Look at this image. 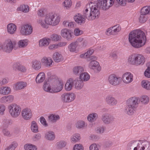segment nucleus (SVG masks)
<instances>
[{
    "instance_id": "f257e3e1",
    "label": "nucleus",
    "mask_w": 150,
    "mask_h": 150,
    "mask_svg": "<svg viewBox=\"0 0 150 150\" xmlns=\"http://www.w3.org/2000/svg\"><path fill=\"white\" fill-rule=\"evenodd\" d=\"M146 38L144 32L140 30L131 32L129 35V41L132 47L138 48L144 46L146 42Z\"/></svg>"
},
{
    "instance_id": "f03ea898",
    "label": "nucleus",
    "mask_w": 150,
    "mask_h": 150,
    "mask_svg": "<svg viewBox=\"0 0 150 150\" xmlns=\"http://www.w3.org/2000/svg\"><path fill=\"white\" fill-rule=\"evenodd\" d=\"M99 7L96 4L90 2L86 5L83 11V16L89 21L98 18L100 14Z\"/></svg>"
},
{
    "instance_id": "7ed1b4c3",
    "label": "nucleus",
    "mask_w": 150,
    "mask_h": 150,
    "mask_svg": "<svg viewBox=\"0 0 150 150\" xmlns=\"http://www.w3.org/2000/svg\"><path fill=\"white\" fill-rule=\"evenodd\" d=\"M139 103V98L133 97L128 99L126 102V106L124 110V112L129 115H132Z\"/></svg>"
},
{
    "instance_id": "20e7f679",
    "label": "nucleus",
    "mask_w": 150,
    "mask_h": 150,
    "mask_svg": "<svg viewBox=\"0 0 150 150\" xmlns=\"http://www.w3.org/2000/svg\"><path fill=\"white\" fill-rule=\"evenodd\" d=\"M114 0H97L93 3L99 7L104 10L108 9L114 3Z\"/></svg>"
},
{
    "instance_id": "39448f33",
    "label": "nucleus",
    "mask_w": 150,
    "mask_h": 150,
    "mask_svg": "<svg viewBox=\"0 0 150 150\" xmlns=\"http://www.w3.org/2000/svg\"><path fill=\"white\" fill-rule=\"evenodd\" d=\"M16 45V42L10 39H7L3 44V51L7 53L11 52Z\"/></svg>"
},
{
    "instance_id": "423d86ee",
    "label": "nucleus",
    "mask_w": 150,
    "mask_h": 150,
    "mask_svg": "<svg viewBox=\"0 0 150 150\" xmlns=\"http://www.w3.org/2000/svg\"><path fill=\"white\" fill-rule=\"evenodd\" d=\"M9 111L11 116L14 118L17 117L21 111V107L15 104H12L8 106Z\"/></svg>"
},
{
    "instance_id": "0eeeda50",
    "label": "nucleus",
    "mask_w": 150,
    "mask_h": 150,
    "mask_svg": "<svg viewBox=\"0 0 150 150\" xmlns=\"http://www.w3.org/2000/svg\"><path fill=\"white\" fill-rule=\"evenodd\" d=\"M53 13H50L47 14L45 16L44 23L41 19L38 20L37 22L38 23L40 24L42 27L47 28V25H51L52 24V19L54 18L53 16Z\"/></svg>"
},
{
    "instance_id": "6e6552de",
    "label": "nucleus",
    "mask_w": 150,
    "mask_h": 150,
    "mask_svg": "<svg viewBox=\"0 0 150 150\" xmlns=\"http://www.w3.org/2000/svg\"><path fill=\"white\" fill-rule=\"evenodd\" d=\"M141 140H133L129 142L127 145V150H139Z\"/></svg>"
},
{
    "instance_id": "1a4fd4ad",
    "label": "nucleus",
    "mask_w": 150,
    "mask_h": 150,
    "mask_svg": "<svg viewBox=\"0 0 150 150\" xmlns=\"http://www.w3.org/2000/svg\"><path fill=\"white\" fill-rule=\"evenodd\" d=\"M108 81L110 84L115 86L120 84L121 80L120 77H118L115 74H111L108 77Z\"/></svg>"
},
{
    "instance_id": "9d476101",
    "label": "nucleus",
    "mask_w": 150,
    "mask_h": 150,
    "mask_svg": "<svg viewBox=\"0 0 150 150\" xmlns=\"http://www.w3.org/2000/svg\"><path fill=\"white\" fill-rule=\"evenodd\" d=\"M115 119L113 115L108 113L103 114L101 118L103 123L106 125L111 124L114 121Z\"/></svg>"
},
{
    "instance_id": "9b49d317",
    "label": "nucleus",
    "mask_w": 150,
    "mask_h": 150,
    "mask_svg": "<svg viewBox=\"0 0 150 150\" xmlns=\"http://www.w3.org/2000/svg\"><path fill=\"white\" fill-rule=\"evenodd\" d=\"M63 84L58 81H54L52 83V90L51 93L58 92L61 91L63 88Z\"/></svg>"
},
{
    "instance_id": "f8f14e48",
    "label": "nucleus",
    "mask_w": 150,
    "mask_h": 150,
    "mask_svg": "<svg viewBox=\"0 0 150 150\" xmlns=\"http://www.w3.org/2000/svg\"><path fill=\"white\" fill-rule=\"evenodd\" d=\"M32 31L33 28L31 26L27 24L22 26L20 33L23 35H30Z\"/></svg>"
},
{
    "instance_id": "ddd939ff",
    "label": "nucleus",
    "mask_w": 150,
    "mask_h": 150,
    "mask_svg": "<svg viewBox=\"0 0 150 150\" xmlns=\"http://www.w3.org/2000/svg\"><path fill=\"white\" fill-rule=\"evenodd\" d=\"M21 115L23 119L28 120L30 119L32 117V113L30 109L26 108L22 110Z\"/></svg>"
},
{
    "instance_id": "4468645a",
    "label": "nucleus",
    "mask_w": 150,
    "mask_h": 150,
    "mask_svg": "<svg viewBox=\"0 0 150 150\" xmlns=\"http://www.w3.org/2000/svg\"><path fill=\"white\" fill-rule=\"evenodd\" d=\"M83 15L80 13H77L74 16V19L75 22L81 25L85 23L86 17L83 16Z\"/></svg>"
},
{
    "instance_id": "2eb2a0df",
    "label": "nucleus",
    "mask_w": 150,
    "mask_h": 150,
    "mask_svg": "<svg viewBox=\"0 0 150 150\" xmlns=\"http://www.w3.org/2000/svg\"><path fill=\"white\" fill-rule=\"evenodd\" d=\"M123 82L126 83H131L133 80V76L130 72H126L124 73L122 76Z\"/></svg>"
},
{
    "instance_id": "dca6fc26",
    "label": "nucleus",
    "mask_w": 150,
    "mask_h": 150,
    "mask_svg": "<svg viewBox=\"0 0 150 150\" xmlns=\"http://www.w3.org/2000/svg\"><path fill=\"white\" fill-rule=\"evenodd\" d=\"M61 35L64 38L67 40H70L72 38L71 31L67 29H63L61 31Z\"/></svg>"
},
{
    "instance_id": "f3484780",
    "label": "nucleus",
    "mask_w": 150,
    "mask_h": 150,
    "mask_svg": "<svg viewBox=\"0 0 150 150\" xmlns=\"http://www.w3.org/2000/svg\"><path fill=\"white\" fill-rule=\"evenodd\" d=\"M88 66L90 68L94 70L96 72H99L101 69L99 63L96 61H91Z\"/></svg>"
},
{
    "instance_id": "a211bd4d",
    "label": "nucleus",
    "mask_w": 150,
    "mask_h": 150,
    "mask_svg": "<svg viewBox=\"0 0 150 150\" xmlns=\"http://www.w3.org/2000/svg\"><path fill=\"white\" fill-rule=\"evenodd\" d=\"M76 81V80H74L72 78H69L67 80L65 85V89L67 91H69L71 90L74 86V82Z\"/></svg>"
},
{
    "instance_id": "6ab92c4d",
    "label": "nucleus",
    "mask_w": 150,
    "mask_h": 150,
    "mask_svg": "<svg viewBox=\"0 0 150 150\" xmlns=\"http://www.w3.org/2000/svg\"><path fill=\"white\" fill-rule=\"evenodd\" d=\"M41 62L43 65L46 67H49L52 66L53 61L50 57L47 58L44 57L41 59Z\"/></svg>"
},
{
    "instance_id": "aec40b11",
    "label": "nucleus",
    "mask_w": 150,
    "mask_h": 150,
    "mask_svg": "<svg viewBox=\"0 0 150 150\" xmlns=\"http://www.w3.org/2000/svg\"><path fill=\"white\" fill-rule=\"evenodd\" d=\"M105 101L108 105L110 106L115 105L117 103L115 99L111 95L106 96L105 98Z\"/></svg>"
},
{
    "instance_id": "412c9836",
    "label": "nucleus",
    "mask_w": 150,
    "mask_h": 150,
    "mask_svg": "<svg viewBox=\"0 0 150 150\" xmlns=\"http://www.w3.org/2000/svg\"><path fill=\"white\" fill-rule=\"evenodd\" d=\"M137 54L136 65L138 66L144 64L145 61L144 57L141 54Z\"/></svg>"
},
{
    "instance_id": "4be33fe9",
    "label": "nucleus",
    "mask_w": 150,
    "mask_h": 150,
    "mask_svg": "<svg viewBox=\"0 0 150 150\" xmlns=\"http://www.w3.org/2000/svg\"><path fill=\"white\" fill-rule=\"evenodd\" d=\"M7 31L10 34H13L16 31L17 29L16 26L13 23L8 24L7 26Z\"/></svg>"
},
{
    "instance_id": "5701e85b",
    "label": "nucleus",
    "mask_w": 150,
    "mask_h": 150,
    "mask_svg": "<svg viewBox=\"0 0 150 150\" xmlns=\"http://www.w3.org/2000/svg\"><path fill=\"white\" fill-rule=\"evenodd\" d=\"M137 53H133L129 55L127 59V62L130 64L136 65Z\"/></svg>"
},
{
    "instance_id": "b1692460",
    "label": "nucleus",
    "mask_w": 150,
    "mask_h": 150,
    "mask_svg": "<svg viewBox=\"0 0 150 150\" xmlns=\"http://www.w3.org/2000/svg\"><path fill=\"white\" fill-rule=\"evenodd\" d=\"M11 91V88L8 86L0 87V94L4 95H8Z\"/></svg>"
},
{
    "instance_id": "393cba45",
    "label": "nucleus",
    "mask_w": 150,
    "mask_h": 150,
    "mask_svg": "<svg viewBox=\"0 0 150 150\" xmlns=\"http://www.w3.org/2000/svg\"><path fill=\"white\" fill-rule=\"evenodd\" d=\"M53 59L54 61L56 62L62 61L63 58L62 55L58 52H56L54 53L53 55Z\"/></svg>"
},
{
    "instance_id": "a878e982",
    "label": "nucleus",
    "mask_w": 150,
    "mask_h": 150,
    "mask_svg": "<svg viewBox=\"0 0 150 150\" xmlns=\"http://www.w3.org/2000/svg\"><path fill=\"white\" fill-rule=\"evenodd\" d=\"M139 150H150V144L147 141H141Z\"/></svg>"
},
{
    "instance_id": "bb28decb",
    "label": "nucleus",
    "mask_w": 150,
    "mask_h": 150,
    "mask_svg": "<svg viewBox=\"0 0 150 150\" xmlns=\"http://www.w3.org/2000/svg\"><path fill=\"white\" fill-rule=\"evenodd\" d=\"M45 137L48 140H53L55 137V135L54 132L49 131L46 132L45 134Z\"/></svg>"
},
{
    "instance_id": "cd10ccee",
    "label": "nucleus",
    "mask_w": 150,
    "mask_h": 150,
    "mask_svg": "<svg viewBox=\"0 0 150 150\" xmlns=\"http://www.w3.org/2000/svg\"><path fill=\"white\" fill-rule=\"evenodd\" d=\"M45 78V75L44 72L39 73L37 76L36 78V81L37 83L42 82Z\"/></svg>"
},
{
    "instance_id": "c85d7f7f",
    "label": "nucleus",
    "mask_w": 150,
    "mask_h": 150,
    "mask_svg": "<svg viewBox=\"0 0 150 150\" xmlns=\"http://www.w3.org/2000/svg\"><path fill=\"white\" fill-rule=\"evenodd\" d=\"M53 16L54 18L52 19V24L51 25L55 26L57 25L60 21V17L58 14L53 13Z\"/></svg>"
},
{
    "instance_id": "c756f323",
    "label": "nucleus",
    "mask_w": 150,
    "mask_h": 150,
    "mask_svg": "<svg viewBox=\"0 0 150 150\" xmlns=\"http://www.w3.org/2000/svg\"><path fill=\"white\" fill-rule=\"evenodd\" d=\"M83 71V68L80 66L75 67L73 69V73L75 75L80 74Z\"/></svg>"
},
{
    "instance_id": "7c9ffc66",
    "label": "nucleus",
    "mask_w": 150,
    "mask_h": 150,
    "mask_svg": "<svg viewBox=\"0 0 150 150\" xmlns=\"http://www.w3.org/2000/svg\"><path fill=\"white\" fill-rule=\"evenodd\" d=\"M49 121L52 122H55L60 118L59 116L55 114H51L49 116Z\"/></svg>"
},
{
    "instance_id": "2f4dec72",
    "label": "nucleus",
    "mask_w": 150,
    "mask_h": 150,
    "mask_svg": "<svg viewBox=\"0 0 150 150\" xmlns=\"http://www.w3.org/2000/svg\"><path fill=\"white\" fill-rule=\"evenodd\" d=\"M79 78L83 82V81H86L89 79L90 76L87 72H82L80 74Z\"/></svg>"
},
{
    "instance_id": "473e14b6",
    "label": "nucleus",
    "mask_w": 150,
    "mask_h": 150,
    "mask_svg": "<svg viewBox=\"0 0 150 150\" xmlns=\"http://www.w3.org/2000/svg\"><path fill=\"white\" fill-rule=\"evenodd\" d=\"M49 83V81H45L43 86V89L45 91L51 93L52 90V88H51Z\"/></svg>"
},
{
    "instance_id": "72a5a7b5",
    "label": "nucleus",
    "mask_w": 150,
    "mask_h": 150,
    "mask_svg": "<svg viewBox=\"0 0 150 150\" xmlns=\"http://www.w3.org/2000/svg\"><path fill=\"white\" fill-rule=\"evenodd\" d=\"M50 40V39L49 38L47 39L45 38L40 40L39 41V46L40 47L47 46L49 44Z\"/></svg>"
},
{
    "instance_id": "f704fd0d",
    "label": "nucleus",
    "mask_w": 150,
    "mask_h": 150,
    "mask_svg": "<svg viewBox=\"0 0 150 150\" xmlns=\"http://www.w3.org/2000/svg\"><path fill=\"white\" fill-rule=\"evenodd\" d=\"M74 80H76V81L74 82V86L78 90H80L81 89L83 86L84 83L82 81H78L77 79H74Z\"/></svg>"
},
{
    "instance_id": "c9c22d12",
    "label": "nucleus",
    "mask_w": 150,
    "mask_h": 150,
    "mask_svg": "<svg viewBox=\"0 0 150 150\" xmlns=\"http://www.w3.org/2000/svg\"><path fill=\"white\" fill-rule=\"evenodd\" d=\"M32 67L36 70L40 69L41 67V62L38 61L36 60L32 62Z\"/></svg>"
},
{
    "instance_id": "e433bc0d",
    "label": "nucleus",
    "mask_w": 150,
    "mask_h": 150,
    "mask_svg": "<svg viewBox=\"0 0 150 150\" xmlns=\"http://www.w3.org/2000/svg\"><path fill=\"white\" fill-rule=\"evenodd\" d=\"M78 44L77 42H73L69 45L68 46L69 50L71 52H74L76 51Z\"/></svg>"
},
{
    "instance_id": "4c0bfd02",
    "label": "nucleus",
    "mask_w": 150,
    "mask_h": 150,
    "mask_svg": "<svg viewBox=\"0 0 150 150\" xmlns=\"http://www.w3.org/2000/svg\"><path fill=\"white\" fill-rule=\"evenodd\" d=\"M139 102H140L143 104H146L149 101V98L147 96L144 95L141 96L140 98H139Z\"/></svg>"
},
{
    "instance_id": "58836bf2",
    "label": "nucleus",
    "mask_w": 150,
    "mask_h": 150,
    "mask_svg": "<svg viewBox=\"0 0 150 150\" xmlns=\"http://www.w3.org/2000/svg\"><path fill=\"white\" fill-rule=\"evenodd\" d=\"M141 85L143 88L147 90H150V82L147 80L142 81Z\"/></svg>"
},
{
    "instance_id": "ea45409f",
    "label": "nucleus",
    "mask_w": 150,
    "mask_h": 150,
    "mask_svg": "<svg viewBox=\"0 0 150 150\" xmlns=\"http://www.w3.org/2000/svg\"><path fill=\"white\" fill-rule=\"evenodd\" d=\"M140 13L147 15L150 14V6H146L143 7L141 10Z\"/></svg>"
},
{
    "instance_id": "a19ab883",
    "label": "nucleus",
    "mask_w": 150,
    "mask_h": 150,
    "mask_svg": "<svg viewBox=\"0 0 150 150\" xmlns=\"http://www.w3.org/2000/svg\"><path fill=\"white\" fill-rule=\"evenodd\" d=\"M26 86L27 83L24 82H18L16 84V87L17 90L23 89Z\"/></svg>"
},
{
    "instance_id": "79ce46f5",
    "label": "nucleus",
    "mask_w": 150,
    "mask_h": 150,
    "mask_svg": "<svg viewBox=\"0 0 150 150\" xmlns=\"http://www.w3.org/2000/svg\"><path fill=\"white\" fill-rule=\"evenodd\" d=\"M63 6L67 9L70 8L72 5V2L71 0H65L62 4Z\"/></svg>"
},
{
    "instance_id": "37998d69",
    "label": "nucleus",
    "mask_w": 150,
    "mask_h": 150,
    "mask_svg": "<svg viewBox=\"0 0 150 150\" xmlns=\"http://www.w3.org/2000/svg\"><path fill=\"white\" fill-rule=\"evenodd\" d=\"M28 40L27 39L22 40H19L18 45L20 48L25 47L28 44Z\"/></svg>"
},
{
    "instance_id": "c03bdc74",
    "label": "nucleus",
    "mask_w": 150,
    "mask_h": 150,
    "mask_svg": "<svg viewBox=\"0 0 150 150\" xmlns=\"http://www.w3.org/2000/svg\"><path fill=\"white\" fill-rule=\"evenodd\" d=\"M98 115L96 113H92L89 114L88 116V120L91 122L94 121L98 118Z\"/></svg>"
},
{
    "instance_id": "a18cd8bd",
    "label": "nucleus",
    "mask_w": 150,
    "mask_h": 150,
    "mask_svg": "<svg viewBox=\"0 0 150 150\" xmlns=\"http://www.w3.org/2000/svg\"><path fill=\"white\" fill-rule=\"evenodd\" d=\"M80 135L79 134H74L71 138V142L73 143H75L78 142L81 139Z\"/></svg>"
},
{
    "instance_id": "49530a36",
    "label": "nucleus",
    "mask_w": 150,
    "mask_h": 150,
    "mask_svg": "<svg viewBox=\"0 0 150 150\" xmlns=\"http://www.w3.org/2000/svg\"><path fill=\"white\" fill-rule=\"evenodd\" d=\"M31 130L34 132H38V127L35 121H33L31 123Z\"/></svg>"
},
{
    "instance_id": "de8ad7c7",
    "label": "nucleus",
    "mask_w": 150,
    "mask_h": 150,
    "mask_svg": "<svg viewBox=\"0 0 150 150\" xmlns=\"http://www.w3.org/2000/svg\"><path fill=\"white\" fill-rule=\"evenodd\" d=\"M148 18L147 15L141 13L140 16L139 18V20L140 23H144L146 21Z\"/></svg>"
},
{
    "instance_id": "09e8293b",
    "label": "nucleus",
    "mask_w": 150,
    "mask_h": 150,
    "mask_svg": "<svg viewBox=\"0 0 150 150\" xmlns=\"http://www.w3.org/2000/svg\"><path fill=\"white\" fill-rule=\"evenodd\" d=\"M17 146L18 144L16 142H13L7 147L5 150H14Z\"/></svg>"
},
{
    "instance_id": "8fccbe9b",
    "label": "nucleus",
    "mask_w": 150,
    "mask_h": 150,
    "mask_svg": "<svg viewBox=\"0 0 150 150\" xmlns=\"http://www.w3.org/2000/svg\"><path fill=\"white\" fill-rule=\"evenodd\" d=\"M20 10L22 11L27 13L29 11V7L27 5H23L20 7Z\"/></svg>"
},
{
    "instance_id": "3c124183",
    "label": "nucleus",
    "mask_w": 150,
    "mask_h": 150,
    "mask_svg": "<svg viewBox=\"0 0 150 150\" xmlns=\"http://www.w3.org/2000/svg\"><path fill=\"white\" fill-rule=\"evenodd\" d=\"M66 145V143L63 141H60L56 143V147L58 149H61L64 147Z\"/></svg>"
},
{
    "instance_id": "603ef678",
    "label": "nucleus",
    "mask_w": 150,
    "mask_h": 150,
    "mask_svg": "<svg viewBox=\"0 0 150 150\" xmlns=\"http://www.w3.org/2000/svg\"><path fill=\"white\" fill-rule=\"evenodd\" d=\"M76 127L78 129L83 128L85 126V122L83 121H79L76 124Z\"/></svg>"
},
{
    "instance_id": "864d4df0",
    "label": "nucleus",
    "mask_w": 150,
    "mask_h": 150,
    "mask_svg": "<svg viewBox=\"0 0 150 150\" xmlns=\"http://www.w3.org/2000/svg\"><path fill=\"white\" fill-rule=\"evenodd\" d=\"M68 95V93H64L62 95L61 99L63 103H69Z\"/></svg>"
},
{
    "instance_id": "5fc2aeb1",
    "label": "nucleus",
    "mask_w": 150,
    "mask_h": 150,
    "mask_svg": "<svg viewBox=\"0 0 150 150\" xmlns=\"http://www.w3.org/2000/svg\"><path fill=\"white\" fill-rule=\"evenodd\" d=\"M69 103L73 101L75 98V94L72 93H67Z\"/></svg>"
},
{
    "instance_id": "6e6d98bb",
    "label": "nucleus",
    "mask_w": 150,
    "mask_h": 150,
    "mask_svg": "<svg viewBox=\"0 0 150 150\" xmlns=\"http://www.w3.org/2000/svg\"><path fill=\"white\" fill-rule=\"evenodd\" d=\"M51 39L54 41H57L60 40L61 38V36L57 34H54L51 35Z\"/></svg>"
},
{
    "instance_id": "4d7b16f0",
    "label": "nucleus",
    "mask_w": 150,
    "mask_h": 150,
    "mask_svg": "<svg viewBox=\"0 0 150 150\" xmlns=\"http://www.w3.org/2000/svg\"><path fill=\"white\" fill-rule=\"evenodd\" d=\"M75 23L74 22H69L68 21H64L63 22L64 25L67 27L72 28L74 27Z\"/></svg>"
},
{
    "instance_id": "13d9d810",
    "label": "nucleus",
    "mask_w": 150,
    "mask_h": 150,
    "mask_svg": "<svg viewBox=\"0 0 150 150\" xmlns=\"http://www.w3.org/2000/svg\"><path fill=\"white\" fill-rule=\"evenodd\" d=\"M25 150H36L37 148L35 146L32 144L25 145L24 146Z\"/></svg>"
},
{
    "instance_id": "bf43d9fd",
    "label": "nucleus",
    "mask_w": 150,
    "mask_h": 150,
    "mask_svg": "<svg viewBox=\"0 0 150 150\" xmlns=\"http://www.w3.org/2000/svg\"><path fill=\"white\" fill-rule=\"evenodd\" d=\"M105 127L103 126H100L97 127L96 129V132L99 134H102L104 131Z\"/></svg>"
},
{
    "instance_id": "052dcab7",
    "label": "nucleus",
    "mask_w": 150,
    "mask_h": 150,
    "mask_svg": "<svg viewBox=\"0 0 150 150\" xmlns=\"http://www.w3.org/2000/svg\"><path fill=\"white\" fill-rule=\"evenodd\" d=\"M114 33L116 34V33L119 32L121 29V27L119 25H116L112 27Z\"/></svg>"
},
{
    "instance_id": "680f3d73",
    "label": "nucleus",
    "mask_w": 150,
    "mask_h": 150,
    "mask_svg": "<svg viewBox=\"0 0 150 150\" xmlns=\"http://www.w3.org/2000/svg\"><path fill=\"white\" fill-rule=\"evenodd\" d=\"M83 147L81 144H76L73 147V150H83Z\"/></svg>"
},
{
    "instance_id": "e2e57ef3",
    "label": "nucleus",
    "mask_w": 150,
    "mask_h": 150,
    "mask_svg": "<svg viewBox=\"0 0 150 150\" xmlns=\"http://www.w3.org/2000/svg\"><path fill=\"white\" fill-rule=\"evenodd\" d=\"M20 64L18 62L13 63L12 66L13 69L15 71H18Z\"/></svg>"
},
{
    "instance_id": "0e129e2a",
    "label": "nucleus",
    "mask_w": 150,
    "mask_h": 150,
    "mask_svg": "<svg viewBox=\"0 0 150 150\" xmlns=\"http://www.w3.org/2000/svg\"><path fill=\"white\" fill-rule=\"evenodd\" d=\"M94 52V50L91 49L89 50L87 52H86V57L87 58L88 60H89V57L93 54Z\"/></svg>"
},
{
    "instance_id": "69168bd1",
    "label": "nucleus",
    "mask_w": 150,
    "mask_h": 150,
    "mask_svg": "<svg viewBox=\"0 0 150 150\" xmlns=\"http://www.w3.org/2000/svg\"><path fill=\"white\" fill-rule=\"evenodd\" d=\"M83 33V31L80 30L78 28H76L74 31V33L76 36H78L82 34Z\"/></svg>"
},
{
    "instance_id": "338daca9",
    "label": "nucleus",
    "mask_w": 150,
    "mask_h": 150,
    "mask_svg": "<svg viewBox=\"0 0 150 150\" xmlns=\"http://www.w3.org/2000/svg\"><path fill=\"white\" fill-rule=\"evenodd\" d=\"M90 150H99L98 147L96 144H93L91 145L89 147Z\"/></svg>"
},
{
    "instance_id": "774afa93",
    "label": "nucleus",
    "mask_w": 150,
    "mask_h": 150,
    "mask_svg": "<svg viewBox=\"0 0 150 150\" xmlns=\"http://www.w3.org/2000/svg\"><path fill=\"white\" fill-rule=\"evenodd\" d=\"M44 9L43 8H41L39 10H38V14L40 17H43L45 15Z\"/></svg>"
}]
</instances>
